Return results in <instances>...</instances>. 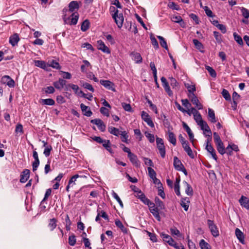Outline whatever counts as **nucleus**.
<instances>
[{
	"instance_id": "nucleus-60",
	"label": "nucleus",
	"mask_w": 249,
	"mask_h": 249,
	"mask_svg": "<svg viewBox=\"0 0 249 249\" xmlns=\"http://www.w3.org/2000/svg\"><path fill=\"white\" fill-rule=\"evenodd\" d=\"M76 243V237L73 234L71 235L69 237V244L71 246H73Z\"/></svg>"
},
{
	"instance_id": "nucleus-18",
	"label": "nucleus",
	"mask_w": 249,
	"mask_h": 249,
	"mask_svg": "<svg viewBox=\"0 0 249 249\" xmlns=\"http://www.w3.org/2000/svg\"><path fill=\"white\" fill-rule=\"evenodd\" d=\"M164 118L163 122V124L165 127H166L168 129V141L170 142L171 143V132L170 129V124L168 120L166 119V117L165 115H163Z\"/></svg>"
},
{
	"instance_id": "nucleus-20",
	"label": "nucleus",
	"mask_w": 249,
	"mask_h": 249,
	"mask_svg": "<svg viewBox=\"0 0 249 249\" xmlns=\"http://www.w3.org/2000/svg\"><path fill=\"white\" fill-rule=\"evenodd\" d=\"M80 107L84 115L88 117H90L92 115V112L88 106L82 103L80 105Z\"/></svg>"
},
{
	"instance_id": "nucleus-56",
	"label": "nucleus",
	"mask_w": 249,
	"mask_h": 249,
	"mask_svg": "<svg viewBox=\"0 0 249 249\" xmlns=\"http://www.w3.org/2000/svg\"><path fill=\"white\" fill-rule=\"evenodd\" d=\"M222 95L226 100L229 101L231 100V95L227 90L223 89L222 91Z\"/></svg>"
},
{
	"instance_id": "nucleus-37",
	"label": "nucleus",
	"mask_w": 249,
	"mask_h": 249,
	"mask_svg": "<svg viewBox=\"0 0 249 249\" xmlns=\"http://www.w3.org/2000/svg\"><path fill=\"white\" fill-rule=\"evenodd\" d=\"M185 86L188 91V94L194 93V92L196 90L195 85L192 83H185Z\"/></svg>"
},
{
	"instance_id": "nucleus-24",
	"label": "nucleus",
	"mask_w": 249,
	"mask_h": 249,
	"mask_svg": "<svg viewBox=\"0 0 249 249\" xmlns=\"http://www.w3.org/2000/svg\"><path fill=\"white\" fill-rule=\"evenodd\" d=\"M66 80L59 78L58 81H55L53 83V86L56 89H60L64 87V86L66 85Z\"/></svg>"
},
{
	"instance_id": "nucleus-35",
	"label": "nucleus",
	"mask_w": 249,
	"mask_h": 249,
	"mask_svg": "<svg viewBox=\"0 0 249 249\" xmlns=\"http://www.w3.org/2000/svg\"><path fill=\"white\" fill-rule=\"evenodd\" d=\"M137 196L145 204L149 202V199L145 196V195L141 191H138Z\"/></svg>"
},
{
	"instance_id": "nucleus-25",
	"label": "nucleus",
	"mask_w": 249,
	"mask_h": 249,
	"mask_svg": "<svg viewBox=\"0 0 249 249\" xmlns=\"http://www.w3.org/2000/svg\"><path fill=\"white\" fill-rule=\"evenodd\" d=\"M206 149L212 155L213 158L216 161L217 160V157L215 151L212 145H206Z\"/></svg>"
},
{
	"instance_id": "nucleus-4",
	"label": "nucleus",
	"mask_w": 249,
	"mask_h": 249,
	"mask_svg": "<svg viewBox=\"0 0 249 249\" xmlns=\"http://www.w3.org/2000/svg\"><path fill=\"white\" fill-rule=\"evenodd\" d=\"M173 164L175 168L178 171H182L185 175H187V172L184 165L182 163L181 160H179L177 157H175L174 158Z\"/></svg>"
},
{
	"instance_id": "nucleus-13",
	"label": "nucleus",
	"mask_w": 249,
	"mask_h": 249,
	"mask_svg": "<svg viewBox=\"0 0 249 249\" xmlns=\"http://www.w3.org/2000/svg\"><path fill=\"white\" fill-rule=\"evenodd\" d=\"M128 158L129 159L130 161L133 163L137 167H139L141 165L140 162L138 160L137 157L136 155L134 154L133 153H129V155L128 156Z\"/></svg>"
},
{
	"instance_id": "nucleus-58",
	"label": "nucleus",
	"mask_w": 249,
	"mask_h": 249,
	"mask_svg": "<svg viewBox=\"0 0 249 249\" xmlns=\"http://www.w3.org/2000/svg\"><path fill=\"white\" fill-rule=\"evenodd\" d=\"M172 247L175 249H185L184 246L181 243H178L175 242L172 239Z\"/></svg>"
},
{
	"instance_id": "nucleus-42",
	"label": "nucleus",
	"mask_w": 249,
	"mask_h": 249,
	"mask_svg": "<svg viewBox=\"0 0 249 249\" xmlns=\"http://www.w3.org/2000/svg\"><path fill=\"white\" fill-rule=\"evenodd\" d=\"M183 184L186 187L185 189V192L188 196H192L193 195V189L190 185H189L186 181H184Z\"/></svg>"
},
{
	"instance_id": "nucleus-16",
	"label": "nucleus",
	"mask_w": 249,
	"mask_h": 249,
	"mask_svg": "<svg viewBox=\"0 0 249 249\" xmlns=\"http://www.w3.org/2000/svg\"><path fill=\"white\" fill-rule=\"evenodd\" d=\"M130 55L133 60L135 61L136 63H141L142 62V57L140 53L133 52L131 53Z\"/></svg>"
},
{
	"instance_id": "nucleus-5",
	"label": "nucleus",
	"mask_w": 249,
	"mask_h": 249,
	"mask_svg": "<svg viewBox=\"0 0 249 249\" xmlns=\"http://www.w3.org/2000/svg\"><path fill=\"white\" fill-rule=\"evenodd\" d=\"M188 96L189 100L196 106L198 109H202L203 108L202 105L199 102L197 97L194 93L188 94Z\"/></svg>"
},
{
	"instance_id": "nucleus-34",
	"label": "nucleus",
	"mask_w": 249,
	"mask_h": 249,
	"mask_svg": "<svg viewBox=\"0 0 249 249\" xmlns=\"http://www.w3.org/2000/svg\"><path fill=\"white\" fill-rule=\"evenodd\" d=\"M80 176H79L78 175L76 174V175H74L73 176H72L69 180V183H68V185L66 187V191L67 192H69V188H70V187L72 186V185H71V184L72 183H73L74 184H75V181H76V179L80 177Z\"/></svg>"
},
{
	"instance_id": "nucleus-39",
	"label": "nucleus",
	"mask_w": 249,
	"mask_h": 249,
	"mask_svg": "<svg viewBox=\"0 0 249 249\" xmlns=\"http://www.w3.org/2000/svg\"><path fill=\"white\" fill-rule=\"evenodd\" d=\"M180 178L178 177L176 178V182L174 184V191L175 193L177 194V195L179 196L180 195V193L179 191V182H180Z\"/></svg>"
},
{
	"instance_id": "nucleus-28",
	"label": "nucleus",
	"mask_w": 249,
	"mask_h": 249,
	"mask_svg": "<svg viewBox=\"0 0 249 249\" xmlns=\"http://www.w3.org/2000/svg\"><path fill=\"white\" fill-rule=\"evenodd\" d=\"M115 225H116V226L118 227V228H119L121 230L122 232H123L125 234L128 233V229L124 227V226L123 225V223L120 220H119V219L116 220L115 221Z\"/></svg>"
},
{
	"instance_id": "nucleus-19",
	"label": "nucleus",
	"mask_w": 249,
	"mask_h": 249,
	"mask_svg": "<svg viewBox=\"0 0 249 249\" xmlns=\"http://www.w3.org/2000/svg\"><path fill=\"white\" fill-rule=\"evenodd\" d=\"M201 127V129L203 131V134H206V132L208 133L212 134V131L207 124L205 121H201V123L198 124Z\"/></svg>"
},
{
	"instance_id": "nucleus-3",
	"label": "nucleus",
	"mask_w": 249,
	"mask_h": 249,
	"mask_svg": "<svg viewBox=\"0 0 249 249\" xmlns=\"http://www.w3.org/2000/svg\"><path fill=\"white\" fill-rule=\"evenodd\" d=\"M213 139L218 152L223 155L226 153L225 148L220 136L216 132L213 133Z\"/></svg>"
},
{
	"instance_id": "nucleus-63",
	"label": "nucleus",
	"mask_w": 249,
	"mask_h": 249,
	"mask_svg": "<svg viewBox=\"0 0 249 249\" xmlns=\"http://www.w3.org/2000/svg\"><path fill=\"white\" fill-rule=\"evenodd\" d=\"M52 150V147L51 145H49L45 148V149L43 152V154L45 155L46 157H48L50 155L51 151Z\"/></svg>"
},
{
	"instance_id": "nucleus-15",
	"label": "nucleus",
	"mask_w": 249,
	"mask_h": 249,
	"mask_svg": "<svg viewBox=\"0 0 249 249\" xmlns=\"http://www.w3.org/2000/svg\"><path fill=\"white\" fill-rule=\"evenodd\" d=\"M35 65L36 67H39L45 71H48V65L44 61L42 60H35Z\"/></svg>"
},
{
	"instance_id": "nucleus-12",
	"label": "nucleus",
	"mask_w": 249,
	"mask_h": 249,
	"mask_svg": "<svg viewBox=\"0 0 249 249\" xmlns=\"http://www.w3.org/2000/svg\"><path fill=\"white\" fill-rule=\"evenodd\" d=\"M241 206L249 211V198L242 196L239 199Z\"/></svg>"
},
{
	"instance_id": "nucleus-7",
	"label": "nucleus",
	"mask_w": 249,
	"mask_h": 249,
	"mask_svg": "<svg viewBox=\"0 0 249 249\" xmlns=\"http://www.w3.org/2000/svg\"><path fill=\"white\" fill-rule=\"evenodd\" d=\"M100 83L106 89L109 90H111V91L114 92L116 91L114 84L112 82L109 80H101L100 81Z\"/></svg>"
},
{
	"instance_id": "nucleus-49",
	"label": "nucleus",
	"mask_w": 249,
	"mask_h": 249,
	"mask_svg": "<svg viewBox=\"0 0 249 249\" xmlns=\"http://www.w3.org/2000/svg\"><path fill=\"white\" fill-rule=\"evenodd\" d=\"M194 118L198 125L201 123V121H203L201 115L199 112L194 115Z\"/></svg>"
},
{
	"instance_id": "nucleus-31",
	"label": "nucleus",
	"mask_w": 249,
	"mask_h": 249,
	"mask_svg": "<svg viewBox=\"0 0 249 249\" xmlns=\"http://www.w3.org/2000/svg\"><path fill=\"white\" fill-rule=\"evenodd\" d=\"M184 150L185 151V152L187 153L188 155L191 158L193 159L194 158V154L190 148V146L189 145V143L184 145L182 146Z\"/></svg>"
},
{
	"instance_id": "nucleus-2",
	"label": "nucleus",
	"mask_w": 249,
	"mask_h": 249,
	"mask_svg": "<svg viewBox=\"0 0 249 249\" xmlns=\"http://www.w3.org/2000/svg\"><path fill=\"white\" fill-rule=\"evenodd\" d=\"M81 2L80 1H77L76 0L71 1L69 4V9L67 8H64L63 10V19L65 22H66V19H69V18H67V13H74L75 11H77L79 8V3Z\"/></svg>"
},
{
	"instance_id": "nucleus-14",
	"label": "nucleus",
	"mask_w": 249,
	"mask_h": 249,
	"mask_svg": "<svg viewBox=\"0 0 249 249\" xmlns=\"http://www.w3.org/2000/svg\"><path fill=\"white\" fill-rule=\"evenodd\" d=\"M30 171L28 169H24L21 174L20 181L25 183L29 178Z\"/></svg>"
},
{
	"instance_id": "nucleus-53",
	"label": "nucleus",
	"mask_w": 249,
	"mask_h": 249,
	"mask_svg": "<svg viewBox=\"0 0 249 249\" xmlns=\"http://www.w3.org/2000/svg\"><path fill=\"white\" fill-rule=\"evenodd\" d=\"M205 68L212 77H215L216 76V73L215 71L212 67L209 66H206Z\"/></svg>"
},
{
	"instance_id": "nucleus-32",
	"label": "nucleus",
	"mask_w": 249,
	"mask_h": 249,
	"mask_svg": "<svg viewBox=\"0 0 249 249\" xmlns=\"http://www.w3.org/2000/svg\"><path fill=\"white\" fill-rule=\"evenodd\" d=\"M189 199L188 197L182 198L181 200L180 205L184 208V210L187 211L189 206Z\"/></svg>"
},
{
	"instance_id": "nucleus-26",
	"label": "nucleus",
	"mask_w": 249,
	"mask_h": 249,
	"mask_svg": "<svg viewBox=\"0 0 249 249\" xmlns=\"http://www.w3.org/2000/svg\"><path fill=\"white\" fill-rule=\"evenodd\" d=\"M19 40V38L17 34H15L11 36L9 38V43L13 46H15L17 45Z\"/></svg>"
},
{
	"instance_id": "nucleus-59",
	"label": "nucleus",
	"mask_w": 249,
	"mask_h": 249,
	"mask_svg": "<svg viewBox=\"0 0 249 249\" xmlns=\"http://www.w3.org/2000/svg\"><path fill=\"white\" fill-rule=\"evenodd\" d=\"M193 43H194V45H195L197 49L200 50L201 49L203 48L202 44L200 41H199L197 39H193Z\"/></svg>"
},
{
	"instance_id": "nucleus-61",
	"label": "nucleus",
	"mask_w": 249,
	"mask_h": 249,
	"mask_svg": "<svg viewBox=\"0 0 249 249\" xmlns=\"http://www.w3.org/2000/svg\"><path fill=\"white\" fill-rule=\"evenodd\" d=\"M150 39L151 40V43L154 46V48L155 49L159 48L158 42L155 37L152 35L150 36Z\"/></svg>"
},
{
	"instance_id": "nucleus-48",
	"label": "nucleus",
	"mask_w": 249,
	"mask_h": 249,
	"mask_svg": "<svg viewBox=\"0 0 249 249\" xmlns=\"http://www.w3.org/2000/svg\"><path fill=\"white\" fill-rule=\"evenodd\" d=\"M199 246L201 249H211L209 244L206 242L203 239L200 240Z\"/></svg>"
},
{
	"instance_id": "nucleus-33",
	"label": "nucleus",
	"mask_w": 249,
	"mask_h": 249,
	"mask_svg": "<svg viewBox=\"0 0 249 249\" xmlns=\"http://www.w3.org/2000/svg\"><path fill=\"white\" fill-rule=\"evenodd\" d=\"M108 131L110 134L114 135L116 136H118L119 135H120L122 131H120L119 129L111 126L108 127Z\"/></svg>"
},
{
	"instance_id": "nucleus-52",
	"label": "nucleus",
	"mask_w": 249,
	"mask_h": 249,
	"mask_svg": "<svg viewBox=\"0 0 249 249\" xmlns=\"http://www.w3.org/2000/svg\"><path fill=\"white\" fill-rule=\"evenodd\" d=\"M103 146L110 153H113L109 140H107L103 144Z\"/></svg>"
},
{
	"instance_id": "nucleus-9",
	"label": "nucleus",
	"mask_w": 249,
	"mask_h": 249,
	"mask_svg": "<svg viewBox=\"0 0 249 249\" xmlns=\"http://www.w3.org/2000/svg\"><path fill=\"white\" fill-rule=\"evenodd\" d=\"M97 43L98 44V50L102 51L104 53H106L107 54L110 53V51L109 49L105 45V44L102 40H98Z\"/></svg>"
},
{
	"instance_id": "nucleus-11",
	"label": "nucleus",
	"mask_w": 249,
	"mask_h": 249,
	"mask_svg": "<svg viewBox=\"0 0 249 249\" xmlns=\"http://www.w3.org/2000/svg\"><path fill=\"white\" fill-rule=\"evenodd\" d=\"M33 156L35 159V161L32 163L33 171V172H35L39 165L40 161L38 159V154L36 151H33Z\"/></svg>"
},
{
	"instance_id": "nucleus-17",
	"label": "nucleus",
	"mask_w": 249,
	"mask_h": 249,
	"mask_svg": "<svg viewBox=\"0 0 249 249\" xmlns=\"http://www.w3.org/2000/svg\"><path fill=\"white\" fill-rule=\"evenodd\" d=\"M161 81L165 90L170 96H171V91L170 90V86L166 79L164 77H162L161 78Z\"/></svg>"
},
{
	"instance_id": "nucleus-57",
	"label": "nucleus",
	"mask_w": 249,
	"mask_h": 249,
	"mask_svg": "<svg viewBox=\"0 0 249 249\" xmlns=\"http://www.w3.org/2000/svg\"><path fill=\"white\" fill-rule=\"evenodd\" d=\"M198 111L194 107H190L186 110L185 112H186L189 116H191L192 114H193L194 116L197 112Z\"/></svg>"
},
{
	"instance_id": "nucleus-1",
	"label": "nucleus",
	"mask_w": 249,
	"mask_h": 249,
	"mask_svg": "<svg viewBox=\"0 0 249 249\" xmlns=\"http://www.w3.org/2000/svg\"><path fill=\"white\" fill-rule=\"evenodd\" d=\"M109 11L118 27L121 28L123 26L124 20L123 14L122 13H119V10L114 6H110Z\"/></svg>"
},
{
	"instance_id": "nucleus-10",
	"label": "nucleus",
	"mask_w": 249,
	"mask_h": 249,
	"mask_svg": "<svg viewBox=\"0 0 249 249\" xmlns=\"http://www.w3.org/2000/svg\"><path fill=\"white\" fill-rule=\"evenodd\" d=\"M141 116L142 120H143L148 125L152 127L154 126V123H153L148 113H147L144 111H142V112Z\"/></svg>"
},
{
	"instance_id": "nucleus-45",
	"label": "nucleus",
	"mask_w": 249,
	"mask_h": 249,
	"mask_svg": "<svg viewBox=\"0 0 249 249\" xmlns=\"http://www.w3.org/2000/svg\"><path fill=\"white\" fill-rule=\"evenodd\" d=\"M64 223L65 224L66 230L68 231H70L71 229V222L70 220V217H69L68 214H67L66 216Z\"/></svg>"
},
{
	"instance_id": "nucleus-23",
	"label": "nucleus",
	"mask_w": 249,
	"mask_h": 249,
	"mask_svg": "<svg viewBox=\"0 0 249 249\" xmlns=\"http://www.w3.org/2000/svg\"><path fill=\"white\" fill-rule=\"evenodd\" d=\"M235 235L239 240V242L243 244H245V240H244V233L242 231L239 230L238 228H236L235 229Z\"/></svg>"
},
{
	"instance_id": "nucleus-40",
	"label": "nucleus",
	"mask_w": 249,
	"mask_h": 249,
	"mask_svg": "<svg viewBox=\"0 0 249 249\" xmlns=\"http://www.w3.org/2000/svg\"><path fill=\"white\" fill-rule=\"evenodd\" d=\"M57 220L55 218L50 219L48 224L51 231H53V230L56 227Z\"/></svg>"
},
{
	"instance_id": "nucleus-51",
	"label": "nucleus",
	"mask_w": 249,
	"mask_h": 249,
	"mask_svg": "<svg viewBox=\"0 0 249 249\" xmlns=\"http://www.w3.org/2000/svg\"><path fill=\"white\" fill-rule=\"evenodd\" d=\"M147 170L149 176L152 180L156 178V173L154 169L150 167H148Z\"/></svg>"
},
{
	"instance_id": "nucleus-43",
	"label": "nucleus",
	"mask_w": 249,
	"mask_h": 249,
	"mask_svg": "<svg viewBox=\"0 0 249 249\" xmlns=\"http://www.w3.org/2000/svg\"><path fill=\"white\" fill-rule=\"evenodd\" d=\"M89 27V20H85L82 23L81 26V30L82 31H86Z\"/></svg>"
},
{
	"instance_id": "nucleus-36",
	"label": "nucleus",
	"mask_w": 249,
	"mask_h": 249,
	"mask_svg": "<svg viewBox=\"0 0 249 249\" xmlns=\"http://www.w3.org/2000/svg\"><path fill=\"white\" fill-rule=\"evenodd\" d=\"M160 236L162 237L164 242L167 243L169 245L171 246V237L170 236L164 232H161L160 233Z\"/></svg>"
},
{
	"instance_id": "nucleus-55",
	"label": "nucleus",
	"mask_w": 249,
	"mask_h": 249,
	"mask_svg": "<svg viewBox=\"0 0 249 249\" xmlns=\"http://www.w3.org/2000/svg\"><path fill=\"white\" fill-rule=\"evenodd\" d=\"M122 106L124 110H125L126 111L130 112H133V109H132L131 107L130 104H126L125 103H122Z\"/></svg>"
},
{
	"instance_id": "nucleus-62",
	"label": "nucleus",
	"mask_w": 249,
	"mask_h": 249,
	"mask_svg": "<svg viewBox=\"0 0 249 249\" xmlns=\"http://www.w3.org/2000/svg\"><path fill=\"white\" fill-rule=\"evenodd\" d=\"M150 212L158 221H160V217L159 215L158 208L156 209L155 210H151Z\"/></svg>"
},
{
	"instance_id": "nucleus-22",
	"label": "nucleus",
	"mask_w": 249,
	"mask_h": 249,
	"mask_svg": "<svg viewBox=\"0 0 249 249\" xmlns=\"http://www.w3.org/2000/svg\"><path fill=\"white\" fill-rule=\"evenodd\" d=\"M172 21L178 23L181 27H185V23L180 16H172Z\"/></svg>"
},
{
	"instance_id": "nucleus-54",
	"label": "nucleus",
	"mask_w": 249,
	"mask_h": 249,
	"mask_svg": "<svg viewBox=\"0 0 249 249\" xmlns=\"http://www.w3.org/2000/svg\"><path fill=\"white\" fill-rule=\"evenodd\" d=\"M156 142H157V147L159 149H163L164 148L163 140L162 139L160 138H157Z\"/></svg>"
},
{
	"instance_id": "nucleus-8",
	"label": "nucleus",
	"mask_w": 249,
	"mask_h": 249,
	"mask_svg": "<svg viewBox=\"0 0 249 249\" xmlns=\"http://www.w3.org/2000/svg\"><path fill=\"white\" fill-rule=\"evenodd\" d=\"M90 123L92 124L96 125L99 129L102 132H104L106 130V126L104 122L100 119H93L90 121Z\"/></svg>"
},
{
	"instance_id": "nucleus-47",
	"label": "nucleus",
	"mask_w": 249,
	"mask_h": 249,
	"mask_svg": "<svg viewBox=\"0 0 249 249\" xmlns=\"http://www.w3.org/2000/svg\"><path fill=\"white\" fill-rule=\"evenodd\" d=\"M176 235L178 239H183L184 237L182 234H181L179 231L177 229H172V235Z\"/></svg>"
},
{
	"instance_id": "nucleus-6",
	"label": "nucleus",
	"mask_w": 249,
	"mask_h": 249,
	"mask_svg": "<svg viewBox=\"0 0 249 249\" xmlns=\"http://www.w3.org/2000/svg\"><path fill=\"white\" fill-rule=\"evenodd\" d=\"M208 225L212 235L214 237H217L219 236V231L217 226L213 223V221L211 220H208Z\"/></svg>"
},
{
	"instance_id": "nucleus-64",
	"label": "nucleus",
	"mask_w": 249,
	"mask_h": 249,
	"mask_svg": "<svg viewBox=\"0 0 249 249\" xmlns=\"http://www.w3.org/2000/svg\"><path fill=\"white\" fill-rule=\"evenodd\" d=\"M241 12L243 17L246 18H249V10L245 8H242L241 9Z\"/></svg>"
},
{
	"instance_id": "nucleus-27",
	"label": "nucleus",
	"mask_w": 249,
	"mask_h": 249,
	"mask_svg": "<svg viewBox=\"0 0 249 249\" xmlns=\"http://www.w3.org/2000/svg\"><path fill=\"white\" fill-rule=\"evenodd\" d=\"M47 64L48 65V70H49L50 67H52L53 68H54V69H55L57 70H59L61 68L59 63L54 60H49L48 61V62L47 63Z\"/></svg>"
},
{
	"instance_id": "nucleus-30",
	"label": "nucleus",
	"mask_w": 249,
	"mask_h": 249,
	"mask_svg": "<svg viewBox=\"0 0 249 249\" xmlns=\"http://www.w3.org/2000/svg\"><path fill=\"white\" fill-rule=\"evenodd\" d=\"M208 119L213 123L216 122L214 111L211 108H208Z\"/></svg>"
},
{
	"instance_id": "nucleus-46",
	"label": "nucleus",
	"mask_w": 249,
	"mask_h": 249,
	"mask_svg": "<svg viewBox=\"0 0 249 249\" xmlns=\"http://www.w3.org/2000/svg\"><path fill=\"white\" fill-rule=\"evenodd\" d=\"M157 37L160 40V45L164 48H165L166 50H168V46L166 43V41L165 40L164 38L161 36H157Z\"/></svg>"
},
{
	"instance_id": "nucleus-38",
	"label": "nucleus",
	"mask_w": 249,
	"mask_h": 249,
	"mask_svg": "<svg viewBox=\"0 0 249 249\" xmlns=\"http://www.w3.org/2000/svg\"><path fill=\"white\" fill-rule=\"evenodd\" d=\"M40 103L42 105H46L49 106H53L55 104V101L51 98L41 99L40 101Z\"/></svg>"
},
{
	"instance_id": "nucleus-44",
	"label": "nucleus",
	"mask_w": 249,
	"mask_h": 249,
	"mask_svg": "<svg viewBox=\"0 0 249 249\" xmlns=\"http://www.w3.org/2000/svg\"><path fill=\"white\" fill-rule=\"evenodd\" d=\"M81 84V86L84 87V88L89 90V91L93 92L94 91V88L92 87V85H90V84L88 83H87V82H80Z\"/></svg>"
},
{
	"instance_id": "nucleus-50",
	"label": "nucleus",
	"mask_w": 249,
	"mask_h": 249,
	"mask_svg": "<svg viewBox=\"0 0 249 249\" xmlns=\"http://www.w3.org/2000/svg\"><path fill=\"white\" fill-rule=\"evenodd\" d=\"M233 37L234 40L237 42V43L240 45H242L243 44V41L241 37L238 35L236 33H233Z\"/></svg>"
},
{
	"instance_id": "nucleus-29",
	"label": "nucleus",
	"mask_w": 249,
	"mask_h": 249,
	"mask_svg": "<svg viewBox=\"0 0 249 249\" xmlns=\"http://www.w3.org/2000/svg\"><path fill=\"white\" fill-rule=\"evenodd\" d=\"M183 127L186 130L187 133H188L190 141H191L193 142L194 141V136L193 132H192L191 129L189 127V126L185 123H183Z\"/></svg>"
},
{
	"instance_id": "nucleus-21",
	"label": "nucleus",
	"mask_w": 249,
	"mask_h": 249,
	"mask_svg": "<svg viewBox=\"0 0 249 249\" xmlns=\"http://www.w3.org/2000/svg\"><path fill=\"white\" fill-rule=\"evenodd\" d=\"M68 18H69L70 19H67L66 21L71 20L70 24L71 25H75L76 24L79 18V14L77 12H74L71 14L70 17H69Z\"/></svg>"
},
{
	"instance_id": "nucleus-41",
	"label": "nucleus",
	"mask_w": 249,
	"mask_h": 249,
	"mask_svg": "<svg viewBox=\"0 0 249 249\" xmlns=\"http://www.w3.org/2000/svg\"><path fill=\"white\" fill-rule=\"evenodd\" d=\"M121 139L122 142L126 143H128V138L129 136L126 131H122L120 134Z\"/></svg>"
}]
</instances>
